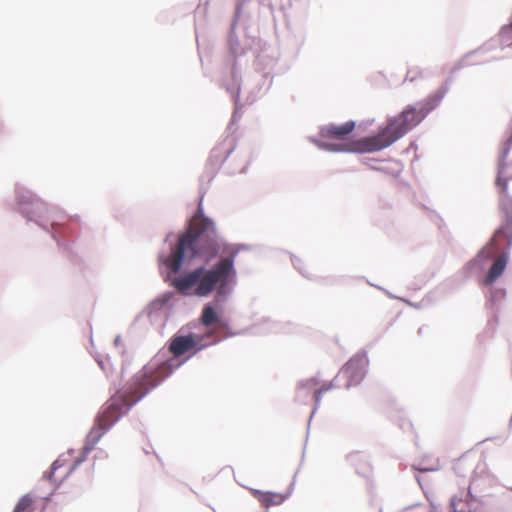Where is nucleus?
Masks as SVG:
<instances>
[{"label": "nucleus", "mask_w": 512, "mask_h": 512, "mask_svg": "<svg viewBox=\"0 0 512 512\" xmlns=\"http://www.w3.org/2000/svg\"><path fill=\"white\" fill-rule=\"evenodd\" d=\"M173 361H165L157 365L149 364L134 375L128 387L110 398L106 407L96 420V427L91 434L100 436L111 427L121 416L141 400L149 391L156 388L173 371Z\"/></svg>", "instance_id": "f257e3e1"}, {"label": "nucleus", "mask_w": 512, "mask_h": 512, "mask_svg": "<svg viewBox=\"0 0 512 512\" xmlns=\"http://www.w3.org/2000/svg\"><path fill=\"white\" fill-rule=\"evenodd\" d=\"M435 106L433 100L420 102L416 106L409 105L400 114L391 118L376 135L342 144H322L321 147L330 151L351 153H373L383 150L416 127Z\"/></svg>", "instance_id": "f03ea898"}, {"label": "nucleus", "mask_w": 512, "mask_h": 512, "mask_svg": "<svg viewBox=\"0 0 512 512\" xmlns=\"http://www.w3.org/2000/svg\"><path fill=\"white\" fill-rule=\"evenodd\" d=\"M236 254V251H233L222 257L210 269L196 268L184 276L175 278L172 284L182 294H188L193 289L194 295L207 297L215 291V301L224 300L236 282Z\"/></svg>", "instance_id": "7ed1b4c3"}, {"label": "nucleus", "mask_w": 512, "mask_h": 512, "mask_svg": "<svg viewBox=\"0 0 512 512\" xmlns=\"http://www.w3.org/2000/svg\"><path fill=\"white\" fill-rule=\"evenodd\" d=\"M218 236L215 225L210 219L196 215L186 233L180 236L171 255L164 264L172 272L181 269L183 260L202 256L210 260L219 253Z\"/></svg>", "instance_id": "20e7f679"}, {"label": "nucleus", "mask_w": 512, "mask_h": 512, "mask_svg": "<svg viewBox=\"0 0 512 512\" xmlns=\"http://www.w3.org/2000/svg\"><path fill=\"white\" fill-rule=\"evenodd\" d=\"M496 183L500 187V208L505 214L506 225L495 232L489 245L482 251L487 258L493 257L499 250L509 248L512 244V199L508 195L506 182H502L498 177Z\"/></svg>", "instance_id": "39448f33"}, {"label": "nucleus", "mask_w": 512, "mask_h": 512, "mask_svg": "<svg viewBox=\"0 0 512 512\" xmlns=\"http://www.w3.org/2000/svg\"><path fill=\"white\" fill-rule=\"evenodd\" d=\"M369 365L368 357L365 353L354 355L340 370V375L347 381V388L361 383L367 373Z\"/></svg>", "instance_id": "423d86ee"}, {"label": "nucleus", "mask_w": 512, "mask_h": 512, "mask_svg": "<svg viewBox=\"0 0 512 512\" xmlns=\"http://www.w3.org/2000/svg\"><path fill=\"white\" fill-rule=\"evenodd\" d=\"M78 463V461L70 459L69 456L61 455L53 462L50 471L45 474V477L51 483L59 485L76 468Z\"/></svg>", "instance_id": "0eeeda50"}, {"label": "nucleus", "mask_w": 512, "mask_h": 512, "mask_svg": "<svg viewBox=\"0 0 512 512\" xmlns=\"http://www.w3.org/2000/svg\"><path fill=\"white\" fill-rule=\"evenodd\" d=\"M197 343L198 341L193 334L176 336L172 339L169 350L175 357H180L192 350L194 352L200 351L202 347L196 348Z\"/></svg>", "instance_id": "6e6552de"}, {"label": "nucleus", "mask_w": 512, "mask_h": 512, "mask_svg": "<svg viewBox=\"0 0 512 512\" xmlns=\"http://www.w3.org/2000/svg\"><path fill=\"white\" fill-rule=\"evenodd\" d=\"M355 129V122L348 121L342 125H326L321 128L320 136L326 139L342 140Z\"/></svg>", "instance_id": "1a4fd4ad"}, {"label": "nucleus", "mask_w": 512, "mask_h": 512, "mask_svg": "<svg viewBox=\"0 0 512 512\" xmlns=\"http://www.w3.org/2000/svg\"><path fill=\"white\" fill-rule=\"evenodd\" d=\"M506 265L507 254L501 253L490 267L485 279L483 280V284L490 285L495 282L503 274Z\"/></svg>", "instance_id": "9d476101"}, {"label": "nucleus", "mask_w": 512, "mask_h": 512, "mask_svg": "<svg viewBox=\"0 0 512 512\" xmlns=\"http://www.w3.org/2000/svg\"><path fill=\"white\" fill-rule=\"evenodd\" d=\"M200 321L204 326H211L219 321L218 314L212 304L203 307Z\"/></svg>", "instance_id": "9b49d317"}, {"label": "nucleus", "mask_w": 512, "mask_h": 512, "mask_svg": "<svg viewBox=\"0 0 512 512\" xmlns=\"http://www.w3.org/2000/svg\"><path fill=\"white\" fill-rule=\"evenodd\" d=\"M35 498L31 494L23 495L17 502L13 512H33Z\"/></svg>", "instance_id": "f8f14e48"}, {"label": "nucleus", "mask_w": 512, "mask_h": 512, "mask_svg": "<svg viewBox=\"0 0 512 512\" xmlns=\"http://www.w3.org/2000/svg\"><path fill=\"white\" fill-rule=\"evenodd\" d=\"M259 500L264 506L269 507L281 504L284 501V497L281 494L267 492L262 493Z\"/></svg>", "instance_id": "ddd939ff"}, {"label": "nucleus", "mask_w": 512, "mask_h": 512, "mask_svg": "<svg viewBox=\"0 0 512 512\" xmlns=\"http://www.w3.org/2000/svg\"><path fill=\"white\" fill-rule=\"evenodd\" d=\"M333 387H334V384L331 382V383H329V384H327V385H324V386H322L321 388L317 389V390L315 391V394H314L315 401H316V402H319L321 395H322L324 392L329 391V390H330V389H332Z\"/></svg>", "instance_id": "4468645a"}, {"label": "nucleus", "mask_w": 512, "mask_h": 512, "mask_svg": "<svg viewBox=\"0 0 512 512\" xmlns=\"http://www.w3.org/2000/svg\"><path fill=\"white\" fill-rule=\"evenodd\" d=\"M316 385H318L316 378L308 379L305 383L302 384L303 387H314Z\"/></svg>", "instance_id": "2eb2a0df"}]
</instances>
